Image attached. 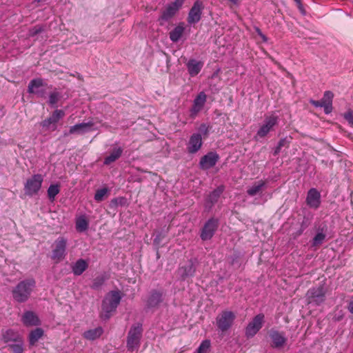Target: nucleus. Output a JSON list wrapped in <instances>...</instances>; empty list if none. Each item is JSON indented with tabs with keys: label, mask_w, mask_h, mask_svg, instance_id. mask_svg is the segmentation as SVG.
Wrapping results in <instances>:
<instances>
[{
	"label": "nucleus",
	"mask_w": 353,
	"mask_h": 353,
	"mask_svg": "<svg viewBox=\"0 0 353 353\" xmlns=\"http://www.w3.org/2000/svg\"><path fill=\"white\" fill-rule=\"evenodd\" d=\"M36 282L34 279H30L21 281L12 290L14 299L19 303L26 301L34 288Z\"/></svg>",
	"instance_id": "obj_1"
},
{
	"label": "nucleus",
	"mask_w": 353,
	"mask_h": 353,
	"mask_svg": "<svg viewBox=\"0 0 353 353\" xmlns=\"http://www.w3.org/2000/svg\"><path fill=\"white\" fill-rule=\"evenodd\" d=\"M142 334L143 327L141 323H136L130 327L126 339V347L128 351L134 352L139 348Z\"/></svg>",
	"instance_id": "obj_2"
},
{
	"label": "nucleus",
	"mask_w": 353,
	"mask_h": 353,
	"mask_svg": "<svg viewBox=\"0 0 353 353\" xmlns=\"http://www.w3.org/2000/svg\"><path fill=\"white\" fill-rule=\"evenodd\" d=\"M121 300V292L119 290L108 292L102 301V310L105 319H109L111 313L114 312Z\"/></svg>",
	"instance_id": "obj_3"
},
{
	"label": "nucleus",
	"mask_w": 353,
	"mask_h": 353,
	"mask_svg": "<svg viewBox=\"0 0 353 353\" xmlns=\"http://www.w3.org/2000/svg\"><path fill=\"white\" fill-rule=\"evenodd\" d=\"M68 241L63 236L58 237L52 245L51 259L58 263L63 260L67 254Z\"/></svg>",
	"instance_id": "obj_4"
},
{
	"label": "nucleus",
	"mask_w": 353,
	"mask_h": 353,
	"mask_svg": "<svg viewBox=\"0 0 353 353\" xmlns=\"http://www.w3.org/2000/svg\"><path fill=\"white\" fill-rule=\"evenodd\" d=\"M43 176L41 174H36L28 179L24 184L25 194L28 196L37 194L41 188Z\"/></svg>",
	"instance_id": "obj_5"
},
{
	"label": "nucleus",
	"mask_w": 353,
	"mask_h": 353,
	"mask_svg": "<svg viewBox=\"0 0 353 353\" xmlns=\"http://www.w3.org/2000/svg\"><path fill=\"white\" fill-rule=\"evenodd\" d=\"M279 117L275 114L265 116L263 123L258 129L255 139L265 137L278 125Z\"/></svg>",
	"instance_id": "obj_6"
},
{
	"label": "nucleus",
	"mask_w": 353,
	"mask_h": 353,
	"mask_svg": "<svg viewBox=\"0 0 353 353\" xmlns=\"http://www.w3.org/2000/svg\"><path fill=\"white\" fill-rule=\"evenodd\" d=\"M236 319L235 314L229 310L221 312L216 318L218 328L222 332H226L231 328Z\"/></svg>",
	"instance_id": "obj_7"
},
{
	"label": "nucleus",
	"mask_w": 353,
	"mask_h": 353,
	"mask_svg": "<svg viewBox=\"0 0 353 353\" xmlns=\"http://www.w3.org/2000/svg\"><path fill=\"white\" fill-rule=\"evenodd\" d=\"M326 290L323 285L314 287L307 290L306 296L309 303L319 305L325 301Z\"/></svg>",
	"instance_id": "obj_8"
},
{
	"label": "nucleus",
	"mask_w": 353,
	"mask_h": 353,
	"mask_svg": "<svg viewBox=\"0 0 353 353\" xmlns=\"http://www.w3.org/2000/svg\"><path fill=\"white\" fill-rule=\"evenodd\" d=\"M264 314H259L248 324L245 330V335L248 339L252 338L261 330L264 323Z\"/></svg>",
	"instance_id": "obj_9"
},
{
	"label": "nucleus",
	"mask_w": 353,
	"mask_h": 353,
	"mask_svg": "<svg viewBox=\"0 0 353 353\" xmlns=\"http://www.w3.org/2000/svg\"><path fill=\"white\" fill-rule=\"evenodd\" d=\"M269 336L271 340V347L275 349L283 348L288 341L285 332L274 329L270 330Z\"/></svg>",
	"instance_id": "obj_10"
},
{
	"label": "nucleus",
	"mask_w": 353,
	"mask_h": 353,
	"mask_svg": "<svg viewBox=\"0 0 353 353\" xmlns=\"http://www.w3.org/2000/svg\"><path fill=\"white\" fill-rule=\"evenodd\" d=\"M218 227V220L215 219H210L203 225L201 238L203 241H207L212 239Z\"/></svg>",
	"instance_id": "obj_11"
},
{
	"label": "nucleus",
	"mask_w": 353,
	"mask_h": 353,
	"mask_svg": "<svg viewBox=\"0 0 353 353\" xmlns=\"http://www.w3.org/2000/svg\"><path fill=\"white\" fill-rule=\"evenodd\" d=\"M94 122L90 121L88 122H83L75 124L70 128L68 132H64L65 136L69 134H83L88 132L96 130L94 127Z\"/></svg>",
	"instance_id": "obj_12"
},
{
	"label": "nucleus",
	"mask_w": 353,
	"mask_h": 353,
	"mask_svg": "<svg viewBox=\"0 0 353 353\" xmlns=\"http://www.w3.org/2000/svg\"><path fill=\"white\" fill-rule=\"evenodd\" d=\"M219 159V156L216 152H208L203 156L199 161V167L201 170H206L213 168Z\"/></svg>",
	"instance_id": "obj_13"
},
{
	"label": "nucleus",
	"mask_w": 353,
	"mask_h": 353,
	"mask_svg": "<svg viewBox=\"0 0 353 353\" xmlns=\"http://www.w3.org/2000/svg\"><path fill=\"white\" fill-rule=\"evenodd\" d=\"M65 112L62 110H55L52 114L41 123L43 128H50L52 126V130H56L57 123L65 117Z\"/></svg>",
	"instance_id": "obj_14"
},
{
	"label": "nucleus",
	"mask_w": 353,
	"mask_h": 353,
	"mask_svg": "<svg viewBox=\"0 0 353 353\" xmlns=\"http://www.w3.org/2000/svg\"><path fill=\"white\" fill-rule=\"evenodd\" d=\"M203 9V3L200 1H195L188 13V23L194 24L198 23L201 19Z\"/></svg>",
	"instance_id": "obj_15"
},
{
	"label": "nucleus",
	"mask_w": 353,
	"mask_h": 353,
	"mask_svg": "<svg viewBox=\"0 0 353 353\" xmlns=\"http://www.w3.org/2000/svg\"><path fill=\"white\" fill-rule=\"evenodd\" d=\"M321 193L320 192L312 188L307 192L306 196V203L310 208L313 209H318L321 205Z\"/></svg>",
	"instance_id": "obj_16"
},
{
	"label": "nucleus",
	"mask_w": 353,
	"mask_h": 353,
	"mask_svg": "<svg viewBox=\"0 0 353 353\" xmlns=\"http://www.w3.org/2000/svg\"><path fill=\"white\" fill-rule=\"evenodd\" d=\"M183 3V0H175L166 7L160 19L163 21L169 20L176 13L179 9L182 6Z\"/></svg>",
	"instance_id": "obj_17"
},
{
	"label": "nucleus",
	"mask_w": 353,
	"mask_h": 353,
	"mask_svg": "<svg viewBox=\"0 0 353 353\" xmlns=\"http://www.w3.org/2000/svg\"><path fill=\"white\" fill-rule=\"evenodd\" d=\"M207 101V95L204 92H200L193 101L192 106L190 109L192 116L196 115L201 111Z\"/></svg>",
	"instance_id": "obj_18"
},
{
	"label": "nucleus",
	"mask_w": 353,
	"mask_h": 353,
	"mask_svg": "<svg viewBox=\"0 0 353 353\" xmlns=\"http://www.w3.org/2000/svg\"><path fill=\"white\" fill-rule=\"evenodd\" d=\"M203 145L201 134L199 133H194L190 137L187 150L190 154H195L201 148Z\"/></svg>",
	"instance_id": "obj_19"
},
{
	"label": "nucleus",
	"mask_w": 353,
	"mask_h": 353,
	"mask_svg": "<svg viewBox=\"0 0 353 353\" xmlns=\"http://www.w3.org/2000/svg\"><path fill=\"white\" fill-rule=\"evenodd\" d=\"M163 292L153 290L150 292L147 299L146 306L148 308L157 307L163 302Z\"/></svg>",
	"instance_id": "obj_20"
},
{
	"label": "nucleus",
	"mask_w": 353,
	"mask_h": 353,
	"mask_svg": "<svg viewBox=\"0 0 353 353\" xmlns=\"http://www.w3.org/2000/svg\"><path fill=\"white\" fill-rule=\"evenodd\" d=\"M23 339L17 331L8 329L2 332V339L4 343H12Z\"/></svg>",
	"instance_id": "obj_21"
},
{
	"label": "nucleus",
	"mask_w": 353,
	"mask_h": 353,
	"mask_svg": "<svg viewBox=\"0 0 353 353\" xmlns=\"http://www.w3.org/2000/svg\"><path fill=\"white\" fill-rule=\"evenodd\" d=\"M21 321L26 326H34L40 325V321L38 316L31 311L24 312Z\"/></svg>",
	"instance_id": "obj_22"
},
{
	"label": "nucleus",
	"mask_w": 353,
	"mask_h": 353,
	"mask_svg": "<svg viewBox=\"0 0 353 353\" xmlns=\"http://www.w3.org/2000/svg\"><path fill=\"white\" fill-rule=\"evenodd\" d=\"M203 63L196 59H190L187 63L188 71L191 77L196 76L201 70Z\"/></svg>",
	"instance_id": "obj_23"
},
{
	"label": "nucleus",
	"mask_w": 353,
	"mask_h": 353,
	"mask_svg": "<svg viewBox=\"0 0 353 353\" xmlns=\"http://www.w3.org/2000/svg\"><path fill=\"white\" fill-rule=\"evenodd\" d=\"M88 262L83 259H78L72 265V273L75 276L81 275L84 271L88 268Z\"/></svg>",
	"instance_id": "obj_24"
},
{
	"label": "nucleus",
	"mask_w": 353,
	"mask_h": 353,
	"mask_svg": "<svg viewBox=\"0 0 353 353\" xmlns=\"http://www.w3.org/2000/svg\"><path fill=\"white\" fill-rule=\"evenodd\" d=\"M265 186V181L263 180L255 182L247 190V194L250 196H256L262 192Z\"/></svg>",
	"instance_id": "obj_25"
},
{
	"label": "nucleus",
	"mask_w": 353,
	"mask_h": 353,
	"mask_svg": "<svg viewBox=\"0 0 353 353\" xmlns=\"http://www.w3.org/2000/svg\"><path fill=\"white\" fill-rule=\"evenodd\" d=\"M89 226V221L85 214L80 215L76 218L75 228L77 232H83L86 231Z\"/></svg>",
	"instance_id": "obj_26"
},
{
	"label": "nucleus",
	"mask_w": 353,
	"mask_h": 353,
	"mask_svg": "<svg viewBox=\"0 0 353 353\" xmlns=\"http://www.w3.org/2000/svg\"><path fill=\"white\" fill-rule=\"evenodd\" d=\"M44 332L43 329L37 327L32 330L28 336L29 344L31 346L34 345L43 336Z\"/></svg>",
	"instance_id": "obj_27"
},
{
	"label": "nucleus",
	"mask_w": 353,
	"mask_h": 353,
	"mask_svg": "<svg viewBox=\"0 0 353 353\" xmlns=\"http://www.w3.org/2000/svg\"><path fill=\"white\" fill-rule=\"evenodd\" d=\"M103 332V328L101 327H98L94 329H91L85 331L83 336L85 339L90 341L95 340L99 338Z\"/></svg>",
	"instance_id": "obj_28"
},
{
	"label": "nucleus",
	"mask_w": 353,
	"mask_h": 353,
	"mask_svg": "<svg viewBox=\"0 0 353 353\" xmlns=\"http://www.w3.org/2000/svg\"><path fill=\"white\" fill-rule=\"evenodd\" d=\"M185 30L183 23L179 24L170 32V39L172 42H177L182 37Z\"/></svg>",
	"instance_id": "obj_29"
},
{
	"label": "nucleus",
	"mask_w": 353,
	"mask_h": 353,
	"mask_svg": "<svg viewBox=\"0 0 353 353\" xmlns=\"http://www.w3.org/2000/svg\"><path fill=\"white\" fill-rule=\"evenodd\" d=\"M44 85L42 79L37 78L31 80L28 84V91L30 94L39 92V90Z\"/></svg>",
	"instance_id": "obj_30"
},
{
	"label": "nucleus",
	"mask_w": 353,
	"mask_h": 353,
	"mask_svg": "<svg viewBox=\"0 0 353 353\" xmlns=\"http://www.w3.org/2000/svg\"><path fill=\"white\" fill-rule=\"evenodd\" d=\"M123 149L121 147L114 148L112 152L106 157L104 159L103 163L105 165H110L112 162L117 160L122 154Z\"/></svg>",
	"instance_id": "obj_31"
},
{
	"label": "nucleus",
	"mask_w": 353,
	"mask_h": 353,
	"mask_svg": "<svg viewBox=\"0 0 353 353\" xmlns=\"http://www.w3.org/2000/svg\"><path fill=\"white\" fill-rule=\"evenodd\" d=\"M224 188L223 186H219L214 190L209 195L207 199V201L211 205L214 204L223 193Z\"/></svg>",
	"instance_id": "obj_32"
},
{
	"label": "nucleus",
	"mask_w": 353,
	"mask_h": 353,
	"mask_svg": "<svg viewBox=\"0 0 353 353\" xmlns=\"http://www.w3.org/2000/svg\"><path fill=\"white\" fill-rule=\"evenodd\" d=\"M60 192V186L58 184H51L48 190V196L49 199L51 201H54L55 196L59 193Z\"/></svg>",
	"instance_id": "obj_33"
},
{
	"label": "nucleus",
	"mask_w": 353,
	"mask_h": 353,
	"mask_svg": "<svg viewBox=\"0 0 353 353\" xmlns=\"http://www.w3.org/2000/svg\"><path fill=\"white\" fill-rule=\"evenodd\" d=\"M8 347L12 350L13 353H23V339L8 344Z\"/></svg>",
	"instance_id": "obj_34"
},
{
	"label": "nucleus",
	"mask_w": 353,
	"mask_h": 353,
	"mask_svg": "<svg viewBox=\"0 0 353 353\" xmlns=\"http://www.w3.org/2000/svg\"><path fill=\"white\" fill-rule=\"evenodd\" d=\"M179 271L181 272V276L185 279L193 276L195 270L192 264H189L186 266L181 267Z\"/></svg>",
	"instance_id": "obj_35"
},
{
	"label": "nucleus",
	"mask_w": 353,
	"mask_h": 353,
	"mask_svg": "<svg viewBox=\"0 0 353 353\" xmlns=\"http://www.w3.org/2000/svg\"><path fill=\"white\" fill-rule=\"evenodd\" d=\"M325 234L323 232V230H321V232H318L312 239V245L313 247H316L322 244L325 239Z\"/></svg>",
	"instance_id": "obj_36"
},
{
	"label": "nucleus",
	"mask_w": 353,
	"mask_h": 353,
	"mask_svg": "<svg viewBox=\"0 0 353 353\" xmlns=\"http://www.w3.org/2000/svg\"><path fill=\"white\" fill-rule=\"evenodd\" d=\"M211 347V342L208 339L203 341L197 349V353H208Z\"/></svg>",
	"instance_id": "obj_37"
},
{
	"label": "nucleus",
	"mask_w": 353,
	"mask_h": 353,
	"mask_svg": "<svg viewBox=\"0 0 353 353\" xmlns=\"http://www.w3.org/2000/svg\"><path fill=\"white\" fill-rule=\"evenodd\" d=\"M60 98L61 94L57 91H54L49 95L48 103L52 106H54L59 101Z\"/></svg>",
	"instance_id": "obj_38"
},
{
	"label": "nucleus",
	"mask_w": 353,
	"mask_h": 353,
	"mask_svg": "<svg viewBox=\"0 0 353 353\" xmlns=\"http://www.w3.org/2000/svg\"><path fill=\"white\" fill-rule=\"evenodd\" d=\"M108 190L106 188L99 189L94 194V200L97 202L103 200L105 196L108 194Z\"/></svg>",
	"instance_id": "obj_39"
},
{
	"label": "nucleus",
	"mask_w": 353,
	"mask_h": 353,
	"mask_svg": "<svg viewBox=\"0 0 353 353\" xmlns=\"http://www.w3.org/2000/svg\"><path fill=\"white\" fill-rule=\"evenodd\" d=\"M105 279L103 276H99L96 277L92 282V284L91 285V288L94 290H98L99 288H101L104 282Z\"/></svg>",
	"instance_id": "obj_40"
},
{
	"label": "nucleus",
	"mask_w": 353,
	"mask_h": 353,
	"mask_svg": "<svg viewBox=\"0 0 353 353\" xmlns=\"http://www.w3.org/2000/svg\"><path fill=\"white\" fill-rule=\"evenodd\" d=\"M334 94L331 91H325L323 98L321 99L323 105L332 103Z\"/></svg>",
	"instance_id": "obj_41"
},
{
	"label": "nucleus",
	"mask_w": 353,
	"mask_h": 353,
	"mask_svg": "<svg viewBox=\"0 0 353 353\" xmlns=\"http://www.w3.org/2000/svg\"><path fill=\"white\" fill-rule=\"evenodd\" d=\"M44 30L43 27L42 26H36L33 28H30L28 31V37H33L37 34L42 32Z\"/></svg>",
	"instance_id": "obj_42"
},
{
	"label": "nucleus",
	"mask_w": 353,
	"mask_h": 353,
	"mask_svg": "<svg viewBox=\"0 0 353 353\" xmlns=\"http://www.w3.org/2000/svg\"><path fill=\"white\" fill-rule=\"evenodd\" d=\"M343 117L348 122V123L353 127V111L349 110L343 114Z\"/></svg>",
	"instance_id": "obj_43"
},
{
	"label": "nucleus",
	"mask_w": 353,
	"mask_h": 353,
	"mask_svg": "<svg viewBox=\"0 0 353 353\" xmlns=\"http://www.w3.org/2000/svg\"><path fill=\"white\" fill-rule=\"evenodd\" d=\"M199 134L207 135L209 132V125L205 123H202L199 128Z\"/></svg>",
	"instance_id": "obj_44"
},
{
	"label": "nucleus",
	"mask_w": 353,
	"mask_h": 353,
	"mask_svg": "<svg viewBox=\"0 0 353 353\" xmlns=\"http://www.w3.org/2000/svg\"><path fill=\"white\" fill-rule=\"evenodd\" d=\"M289 143H290V139L287 137H285V138L280 139V141L278 143V145H279V147L283 148L284 146H288Z\"/></svg>",
	"instance_id": "obj_45"
},
{
	"label": "nucleus",
	"mask_w": 353,
	"mask_h": 353,
	"mask_svg": "<svg viewBox=\"0 0 353 353\" xmlns=\"http://www.w3.org/2000/svg\"><path fill=\"white\" fill-rule=\"evenodd\" d=\"M324 108V112L325 114H330L332 110V103L325 104L322 106Z\"/></svg>",
	"instance_id": "obj_46"
},
{
	"label": "nucleus",
	"mask_w": 353,
	"mask_h": 353,
	"mask_svg": "<svg viewBox=\"0 0 353 353\" xmlns=\"http://www.w3.org/2000/svg\"><path fill=\"white\" fill-rule=\"evenodd\" d=\"M310 103L312 105H313L314 106H315V107H322L323 106V103H322L321 100H320V101H315L314 99H310Z\"/></svg>",
	"instance_id": "obj_47"
},
{
	"label": "nucleus",
	"mask_w": 353,
	"mask_h": 353,
	"mask_svg": "<svg viewBox=\"0 0 353 353\" xmlns=\"http://www.w3.org/2000/svg\"><path fill=\"white\" fill-rule=\"evenodd\" d=\"M294 1L296 3L297 6H298L299 9L300 10V11L303 14H305V12H304L303 8V5L301 3V0H294Z\"/></svg>",
	"instance_id": "obj_48"
},
{
	"label": "nucleus",
	"mask_w": 353,
	"mask_h": 353,
	"mask_svg": "<svg viewBox=\"0 0 353 353\" xmlns=\"http://www.w3.org/2000/svg\"><path fill=\"white\" fill-rule=\"evenodd\" d=\"M256 32H258L259 35L261 37V38L263 39V41H268V38L266 37L265 35H264L260 30L259 28H257L256 29Z\"/></svg>",
	"instance_id": "obj_49"
},
{
	"label": "nucleus",
	"mask_w": 353,
	"mask_h": 353,
	"mask_svg": "<svg viewBox=\"0 0 353 353\" xmlns=\"http://www.w3.org/2000/svg\"><path fill=\"white\" fill-rule=\"evenodd\" d=\"M34 94H37L39 97L43 98V97H45L46 92H45V90L41 88L39 90V92H36Z\"/></svg>",
	"instance_id": "obj_50"
},
{
	"label": "nucleus",
	"mask_w": 353,
	"mask_h": 353,
	"mask_svg": "<svg viewBox=\"0 0 353 353\" xmlns=\"http://www.w3.org/2000/svg\"><path fill=\"white\" fill-rule=\"evenodd\" d=\"M161 234H158L154 239V244L156 245H159L161 242Z\"/></svg>",
	"instance_id": "obj_51"
},
{
	"label": "nucleus",
	"mask_w": 353,
	"mask_h": 353,
	"mask_svg": "<svg viewBox=\"0 0 353 353\" xmlns=\"http://www.w3.org/2000/svg\"><path fill=\"white\" fill-rule=\"evenodd\" d=\"M347 310L351 314H353V301H350L347 306Z\"/></svg>",
	"instance_id": "obj_52"
},
{
	"label": "nucleus",
	"mask_w": 353,
	"mask_h": 353,
	"mask_svg": "<svg viewBox=\"0 0 353 353\" xmlns=\"http://www.w3.org/2000/svg\"><path fill=\"white\" fill-rule=\"evenodd\" d=\"M281 148H282L281 147H279V145H277V146H276V147L275 148V149H274V155L278 154L280 152V151H281Z\"/></svg>",
	"instance_id": "obj_53"
},
{
	"label": "nucleus",
	"mask_w": 353,
	"mask_h": 353,
	"mask_svg": "<svg viewBox=\"0 0 353 353\" xmlns=\"http://www.w3.org/2000/svg\"><path fill=\"white\" fill-rule=\"evenodd\" d=\"M228 1H230L231 3H232L233 4L237 3V0H228Z\"/></svg>",
	"instance_id": "obj_54"
},
{
	"label": "nucleus",
	"mask_w": 353,
	"mask_h": 353,
	"mask_svg": "<svg viewBox=\"0 0 353 353\" xmlns=\"http://www.w3.org/2000/svg\"><path fill=\"white\" fill-rule=\"evenodd\" d=\"M341 317H337V318L336 317V321H340V320H341Z\"/></svg>",
	"instance_id": "obj_55"
},
{
	"label": "nucleus",
	"mask_w": 353,
	"mask_h": 353,
	"mask_svg": "<svg viewBox=\"0 0 353 353\" xmlns=\"http://www.w3.org/2000/svg\"><path fill=\"white\" fill-rule=\"evenodd\" d=\"M302 232H303V230H301L299 231V234H301L302 233Z\"/></svg>",
	"instance_id": "obj_56"
},
{
	"label": "nucleus",
	"mask_w": 353,
	"mask_h": 353,
	"mask_svg": "<svg viewBox=\"0 0 353 353\" xmlns=\"http://www.w3.org/2000/svg\"><path fill=\"white\" fill-rule=\"evenodd\" d=\"M112 201H115V202H117V199H116L113 200Z\"/></svg>",
	"instance_id": "obj_57"
}]
</instances>
